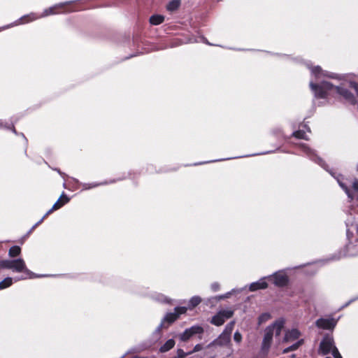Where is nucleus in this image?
I'll use <instances>...</instances> for the list:
<instances>
[{"label": "nucleus", "mask_w": 358, "mask_h": 358, "mask_svg": "<svg viewBox=\"0 0 358 358\" xmlns=\"http://www.w3.org/2000/svg\"><path fill=\"white\" fill-rule=\"evenodd\" d=\"M0 268L11 269L15 272H24L27 275L31 273L26 267L24 261L20 258L14 260H2L0 262Z\"/></svg>", "instance_id": "obj_4"}, {"label": "nucleus", "mask_w": 358, "mask_h": 358, "mask_svg": "<svg viewBox=\"0 0 358 358\" xmlns=\"http://www.w3.org/2000/svg\"><path fill=\"white\" fill-rule=\"evenodd\" d=\"M230 341V336L227 334L222 333L219 338L215 340L213 342L209 344L208 347L213 345H227Z\"/></svg>", "instance_id": "obj_16"}, {"label": "nucleus", "mask_w": 358, "mask_h": 358, "mask_svg": "<svg viewBox=\"0 0 358 358\" xmlns=\"http://www.w3.org/2000/svg\"><path fill=\"white\" fill-rule=\"evenodd\" d=\"M21 249L19 246L15 245L10 248L8 255L11 257H17L20 254Z\"/></svg>", "instance_id": "obj_23"}, {"label": "nucleus", "mask_w": 358, "mask_h": 358, "mask_svg": "<svg viewBox=\"0 0 358 358\" xmlns=\"http://www.w3.org/2000/svg\"><path fill=\"white\" fill-rule=\"evenodd\" d=\"M71 3V1L69 2H65V3H60L58 4H56L52 7H50L45 10H43V13L41 15H37L36 13H30L27 15H24L21 18H20L18 20H17L13 24L8 25L6 28H9L14 25H18L20 24H24L27 23L29 22H32L34 20H36L41 17H44L50 15H55L58 13V12L56 11V10L59 8H62L64 7L65 5L69 4Z\"/></svg>", "instance_id": "obj_3"}, {"label": "nucleus", "mask_w": 358, "mask_h": 358, "mask_svg": "<svg viewBox=\"0 0 358 358\" xmlns=\"http://www.w3.org/2000/svg\"><path fill=\"white\" fill-rule=\"evenodd\" d=\"M293 136L297 138H303L308 140V136L304 131L299 130L293 133Z\"/></svg>", "instance_id": "obj_25"}, {"label": "nucleus", "mask_w": 358, "mask_h": 358, "mask_svg": "<svg viewBox=\"0 0 358 358\" xmlns=\"http://www.w3.org/2000/svg\"><path fill=\"white\" fill-rule=\"evenodd\" d=\"M351 248H352V243L347 245V255L349 257L358 256V248L355 251H352Z\"/></svg>", "instance_id": "obj_26"}, {"label": "nucleus", "mask_w": 358, "mask_h": 358, "mask_svg": "<svg viewBox=\"0 0 358 358\" xmlns=\"http://www.w3.org/2000/svg\"><path fill=\"white\" fill-rule=\"evenodd\" d=\"M350 85L351 88H352L357 95H358V85L355 82H351Z\"/></svg>", "instance_id": "obj_32"}, {"label": "nucleus", "mask_w": 358, "mask_h": 358, "mask_svg": "<svg viewBox=\"0 0 358 358\" xmlns=\"http://www.w3.org/2000/svg\"><path fill=\"white\" fill-rule=\"evenodd\" d=\"M187 309V308L186 307H176L175 308L173 313H169L166 314L164 320L168 322L169 323H171L176 320L180 315L185 313Z\"/></svg>", "instance_id": "obj_12"}, {"label": "nucleus", "mask_w": 358, "mask_h": 358, "mask_svg": "<svg viewBox=\"0 0 358 358\" xmlns=\"http://www.w3.org/2000/svg\"><path fill=\"white\" fill-rule=\"evenodd\" d=\"M234 312L231 310H224L220 311L217 315L213 317L211 323L216 326H221L226 320L232 317Z\"/></svg>", "instance_id": "obj_7"}, {"label": "nucleus", "mask_w": 358, "mask_h": 358, "mask_svg": "<svg viewBox=\"0 0 358 358\" xmlns=\"http://www.w3.org/2000/svg\"><path fill=\"white\" fill-rule=\"evenodd\" d=\"M234 340L236 343H240L242 340V335L239 331H236L234 335Z\"/></svg>", "instance_id": "obj_29"}, {"label": "nucleus", "mask_w": 358, "mask_h": 358, "mask_svg": "<svg viewBox=\"0 0 358 358\" xmlns=\"http://www.w3.org/2000/svg\"><path fill=\"white\" fill-rule=\"evenodd\" d=\"M3 127V123L0 121V127Z\"/></svg>", "instance_id": "obj_39"}, {"label": "nucleus", "mask_w": 358, "mask_h": 358, "mask_svg": "<svg viewBox=\"0 0 358 358\" xmlns=\"http://www.w3.org/2000/svg\"><path fill=\"white\" fill-rule=\"evenodd\" d=\"M303 343V339H300L296 343H295L294 344L292 345L291 346L285 348L282 350V353L283 354H286V353H288L289 352L294 351V350H297L299 348V346H301Z\"/></svg>", "instance_id": "obj_17"}, {"label": "nucleus", "mask_w": 358, "mask_h": 358, "mask_svg": "<svg viewBox=\"0 0 358 358\" xmlns=\"http://www.w3.org/2000/svg\"><path fill=\"white\" fill-rule=\"evenodd\" d=\"M262 316L259 317V322L262 321Z\"/></svg>", "instance_id": "obj_40"}, {"label": "nucleus", "mask_w": 358, "mask_h": 358, "mask_svg": "<svg viewBox=\"0 0 358 358\" xmlns=\"http://www.w3.org/2000/svg\"><path fill=\"white\" fill-rule=\"evenodd\" d=\"M108 182H101V183H92V184H84L83 185V188L85 189H91V188H93V187H96L99 185H106Z\"/></svg>", "instance_id": "obj_28"}, {"label": "nucleus", "mask_w": 358, "mask_h": 358, "mask_svg": "<svg viewBox=\"0 0 358 358\" xmlns=\"http://www.w3.org/2000/svg\"><path fill=\"white\" fill-rule=\"evenodd\" d=\"M336 323L337 321L333 318H320L316 321V326L323 329H332Z\"/></svg>", "instance_id": "obj_11"}, {"label": "nucleus", "mask_w": 358, "mask_h": 358, "mask_svg": "<svg viewBox=\"0 0 358 358\" xmlns=\"http://www.w3.org/2000/svg\"><path fill=\"white\" fill-rule=\"evenodd\" d=\"M234 326V322H231L229 323L225 327V329H224V331H223V333L227 334L228 335L231 336V331L233 330Z\"/></svg>", "instance_id": "obj_27"}, {"label": "nucleus", "mask_w": 358, "mask_h": 358, "mask_svg": "<svg viewBox=\"0 0 358 358\" xmlns=\"http://www.w3.org/2000/svg\"><path fill=\"white\" fill-rule=\"evenodd\" d=\"M266 278L272 279L273 283L278 287H283L288 282L287 276L281 271L276 272L273 275L266 277Z\"/></svg>", "instance_id": "obj_10"}, {"label": "nucleus", "mask_w": 358, "mask_h": 358, "mask_svg": "<svg viewBox=\"0 0 358 358\" xmlns=\"http://www.w3.org/2000/svg\"><path fill=\"white\" fill-rule=\"evenodd\" d=\"M178 356L176 358H185V357L188 356V354H186L182 350L180 349L178 350L177 352Z\"/></svg>", "instance_id": "obj_31"}, {"label": "nucleus", "mask_w": 358, "mask_h": 358, "mask_svg": "<svg viewBox=\"0 0 358 358\" xmlns=\"http://www.w3.org/2000/svg\"><path fill=\"white\" fill-rule=\"evenodd\" d=\"M357 248H357L356 245H354L352 244V248H351V250H352V251H355Z\"/></svg>", "instance_id": "obj_35"}, {"label": "nucleus", "mask_w": 358, "mask_h": 358, "mask_svg": "<svg viewBox=\"0 0 358 358\" xmlns=\"http://www.w3.org/2000/svg\"><path fill=\"white\" fill-rule=\"evenodd\" d=\"M2 260H0V262H1Z\"/></svg>", "instance_id": "obj_42"}, {"label": "nucleus", "mask_w": 358, "mask_h": 358, "mask_svg": "<svg viewBox=\"0 0 358 358\" xmlns=\"http://www.w3.org/2000/svg\"><path fill=\"white\" fill-rule=\"evenodd\" d=\"M69 201V199L64 194H62L60 198L56 201L54 205L52 206V208L50 209L45 215L33 227L34 228L36 226H37L38 224L41 223L43 220V219L49 215L51 212L53 210H57L60 208L62 206H64L65 203H68Z\"/></svg>", "instance_id": "obj_9"}, {"label": "nucleus", "mask_w": 358, "mask_h": 358, "mask_svg": "<svg viewBox=\"0 0 358 358\" xmlns=\"http://www.w3.org/2000/svg\"><path fill=\"white\" fill-rule=\"evenodd\" d=\"M156 300L159 301H161V302H166V303H169V302L168 299L166 296H164V295H162V294H159L157 296V297L156 298Z\"/></svg>", "instance_id": "obj_30"}, {"label": "nucleus", "mask_w": 358, "mask_h": 358, "mask_svg": "<svg viewBox=\"0 0 358 358\" xmlns=\"http://www.w3.org/2000/svg\"><path fill=\"white\" fill-rule=\"evenodd\" d=\"M357 170H358V165H357Z\"/></svg>", "instance_id": "obj_41"}, {"label": "nucleus", "mask_w": 358, "mask_h": 358, "mask_svg": "<svg viewBox=\"0 0 358 358\" xmlns=\"http://www.w3.org/2000/svg\"><path fill=\"white\" fill-rule=\"evenodd\" d=\"M226 297H227V296H224V295H222V296H219V299H224V298H226Z\"/></svg>", "instance_id": "obj_36"}, {"label": "nucleus", "mask_w": 358, "mask_h": 358, "mask_svg": "<svg viewBox=\"0 0 358 358\" xmlns=\"http://www.w3.org/2000/svg\"><path fill=\"white\" fill-rule=\"evenodd\" d=\"M13 283L12 278H6L1 282H0V289H3L10 287Z\"/></svg>", "instance_id": "obj_24"}, {"label": "nucleus", "mask_w": 358, "mask_h": 358, "mask_svg": "<svg viewBox=\"0 0 358 358\" xmlns=\"http://www.w3.org/2000/svg\"><path fill=\"white\" fill-rule=\"evenodd\" d=\"M203 332V329L201 326H192L187 329L182 334L180 335V339L182 341H187L192 336L196 334H201Z\"/></svg>", "instance_id": "obj_8"}, {"label": "nucleus", "mask_w": 358, "mask_h": 358, "mask_svg": "<svg viewBox=\"0 0 358 358\" xmlns=\"http://www.w3.org/2000/svg\"><path fill=\"white\" fill-rule=\"evenodd\" d=\"M201 301V299L199 296H194L192 297L189 301L188 308L192 309L198 306Z\"/></svg>", "instance_id": "obj_20"}, {"label": "nucleus", "mask_w": 358, "mask_h": 358, "mask_svg": "<svg viewBox=\"0 0 358 358\" xmlns=\"http://www.w3.org/2000/svg\"><path fill=\"white\" fill-rule=\"evenodd\" d=\"M164 20V17L161 15H154L150 17V22L153 25L162 24Z\"/></svg>", "instance_id": "obj_18"}, {"label": "nucleus", "mask_w": 358, "mask_h": 358, "mask_svg": "<svg viewBox=\"0 0 358 358\" xmlns=\"http://www.w3.org/2000/svg\"><path fill=\"white\" fill-rule=\"evenodd\" d=\"M311 73L313 74L316 79L319 80L320 78H332L336 80L341 79V77L334 73H330L328 71H323L320 66H317L311 69Z\"/></svg>", "instance_id": "obj_6"}, {"label": "nucleus", "mask_w": 358, "mask_h": 358, "mask_svg": "<svg viewBox=\"0 0 358 358\" xmlns=\"http://www.w3.org/2000/svg\"><path fill=\"white\" fill-rule=\"evenodd\" d=\"M338 180V182L340 185V187L345 191V192L346 193V194L348 195V197L350 199V200H352L353 198H354V196L352 195V192H350V189L348 187V186L346 185H345L343 182H341V180H339L338 179L337 180Z\"/></svg>", "instance_id": "obj_22"}, {"label": "nucleus", "mask_w": 358, "mask_h": 358, "mask_svg": "<svg viewBox=\"0 0 358 358\" xmlns=\"http://www.w3.org/2000/svg\"><path fill=\"white\" fill-rule=\"evenodd\" d=\"M284 320L279 319L265 329L259 352L261 357L265 358L268 355L273 336L278 337L280 336L284 328Z\"/></svg>", "instance_id": "obj_2"}, {"label": "nucleus", "mask_w": 358, "mask_h": 358, "mask_svg": "<svg viewBox=\"0 0 358 358\" xmlns=\"http://www.w3.org/2000/svg\"><path fill=\"white\" fill-rule=\"evenodd\" d=\"M162 323L158 327L157 331H159L160 329L162 328Z\"/></svg>", "instance_id": "obj_37"}, {"label": "nucleus", "mask_w": 358, "mask_h": 358, "mask_svg": "<svg viewBox=\"0 0 358 358\" xmlns=\"http://www.w3.org/2000/svg\"><path fill=\"white\" fill-rule=\"evenodd\" d=\"M310 87L317 98L324 99L329 95H338L350 103H355V98L350 92L341 87L335 86L326 80H322L319 84L310 81Z\"/></svg>", "instance_id": "obj_1"}, {"label": "nucleus", "mask_w": 358, "mask_h": 358, "mask_svg": "<svg viewBox=\"0 0 358 358\" xmlns=\"http://www.w3.org/2000/svg\"><path fill=\"white\" fill-rule=\"evenodd\" d=\"M211 289L214 292H217L220 289V285L217 282H214L211 285Z\"/></svg>", "instance_id": "obj_33"}, {"label": "nucleus", "mask_w": 358, "mask_h": 358, "mask_svg": "<svg viewBox=\"0 0 358 358\" xmlns=\"http://www.w3.org/2000/svg\"><path fill=\"white\" fill-rule=\"evenodd\" d=\"M266 277L261 278L259 280L252 282L249 286V289L251 292H255L259 289H264L267 288L268 284L266 282Z\"/></svg>", "instance_id": "obj_15"}, {"label": "nucleus", "mask_w": 358, "mask_h": 358, "mask_svg": "<svg viewBox=\"0 0 358 358\" xmlns=\"http://www.w3.org/2000/svg\"><path fill=\"white\" fill-rule=\"evenodd\" d=\"M175 345V341L173 339L168 340L161 348L160 351L165 352L173 348Z\"/></svg>", "instance_id": "obj_19"}, {"label": "nucleus", "mask_w": 358, "mask_h": 358, "mask_svg": "<svg viewBox=\"0 0 358 358\" xmlns=\"http://www.w3.org/2000/svg\"><path fill=\"white\" fill-rule=\"evenodd\" d=\"M202 349H203L202 345H201V344H196V345L194 346V349H193L192 352H199V351L201 350Z\"/></svg>", "instance_id": "obj_34"}, {"label": "nucleus", "mask_w": 358, "mask_h": 358, "mask_svg": "<svg viewBox=\"0 0 358 358\" xmlns=\"http://www.w3.org/2000/svg\"><path fill=\"white\" fill-rule=\"evenodd\" d=\"M320 352L322 355L331 353L334 358H343L334 345V341L331 336H325L320 343Z\"/></svg>", "instance_id": "obj_5"}, {"label": "nucleus", "mask_w": 358, "mask_h": 358, "mask_svg": "<svg viewBox=\"0 0 358 358\" xmlns=\"http://www.w3.org/2000/svg\"><path fill=\"white\" fill-rule=\"evenodd\" d=\"M301 148V150L305 152L310 157L311 159L315 161L321 166L325 168L324 161L321 158L317 157L313 150L309 148L306 144H302Z\"/></svg>", "instance_id": "obj_13"}, {"label": "nucleus", "mask_w": 358, "mask_h": 358, "mask_svg": "<svg viewBox=\"0 0 358 358\" xmlns=\"http://www.w3.org/2000/svg\"><path fill=\"white\" fill-rule=\"evenodd\" d=\"M180 4V0H172L167 4L166 8L169 11H174L179 8Z\"/></svg>", "instance_id": "obj_21"}, {"label": "nucleus", "mask_w": 358, "mask_h": 358, "mask_svg": "<svg viewBox=\"0 0 358 358\" xmlns=\"http://www.w3.org/2000/svg\"><path fill=\"white\" fill-rule=\"evenodd\" d=\"M301 336L300 331L296 329H292L285 332V336L282 339V342L288 343L292 342L299 338Z\"/></svg>", "instance_id": "obj_14"}, {"label": "nucleus", "mask_w": 358, "mask_h": 358, "mask_svg": "<svg viewBox=\"0 0 358 358\" xmlns=\"http://www.w3.org/2000/svg\"><path fill=\"white\" fill-rule=\"evenodd\" d=\"M194 352L191 351V352H186V354H188V355H191L192 353H193Z\"/></svg>", "instance_id": "obj_38"}]
</instances>
